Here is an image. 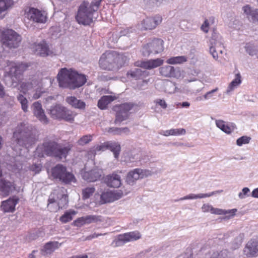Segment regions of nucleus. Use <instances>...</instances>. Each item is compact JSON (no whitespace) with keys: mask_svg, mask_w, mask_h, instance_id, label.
<instances>
[{"mask_svg":"<svg viewBox=\"0 0 258 258\" xmlns=\"http://www.w3.org/2000/svg\"><path fill=\"white\" fill-rule=\"evenodd\" d=\"M233 236H234V237L231 242V248L233 249H236L241 244L244 235L243 233H236Z\"/></svg>","mask_w":258,"mask_h":258,"instance_id":"obj_36","label":"nucleus"},{"mask_svg":"<svg viewBox=\"0 0 258 258\" xmlns=\"http://www.w3.org/2000/svg\"><path fill=\"white\" fill-rule=\"evenodd\" d=\"M141 237L138 231H133L118 235L112 241L111 245L113 247H118L123 245L125 243L137 240Z\"/></svg>","mask_w":258,"mask_h":258,"instance_id":"obj_12","label":"nucleus"},{"mask_svg":"<svg viewBox=\"0 0 258 258\" xmlns=\"http://www.w3.org/2000/svg\"><path fill=\"white\" fill-rule=\"evenodd\" d=\"M178 106H180L181 107H188L190 106V103L188 102L185 101L182 103H179L178 105Z\"/></svg>","mask_w":258,"mask_h":258,"instance_id":"obj_62","label":"nucleus"},{"mask_svg":"<svg viewBox=\"0 0 258 258\" xmlns=\"http://www.w3.org/2000/svg\"><path fill=\"white\" fill-rule=\"evenodd\" d=\"M72 148V146L70 144L62 145L54 140L46 139L37 146L34 156L39 158L46 156L56 160H62L67 158Z\"/></svg>","mask_w":258,"mask_h":258,"instance_id":"obj_1","label":"nucleus"},{"mask_svg":"<svg viewBox=\"0 0 258 258\" xmlns=\"http://www.w3.org/2000/svg\"><path fill=\"white\" fill-rule=\"evenodd\" d=\"M102 221V219L101 216L90 215L78 218L74 222V223L76 226L81 227L85 224Z\"/></svg>","mask_w":258,"mask_h":258,"instance_id":"obj_20","label":"nucleus"},{"mask_svg":"<svg viewBox=\"0 0 258 258\" xmlns=\"http://www.w3.org/2000/svg\"><path fill=\"white\" fill-rule=\"evenodd\" d=\"M13 138L17 144L26 148L29 147L35 142V137L32 132V125L24 122L18 125L13 133Z\"/></svg>","mask_w":258,"mask_h":258,"instance_id":"obj_4","label":"nucleus"},{"mask_svg":"<svg viewBox=\"0 0 258 258\" xmlns=\"http://www.w3.org/2000/svg\"><path fill=\"white\" fill-rule=\"evenodd\" d=\"M171 135L178 136L181 135H184L186 133V131L184 128H175L171 129Z\"/></svg>","mask_w":258,"mask_h":258,"instance_id":"obj_50","label":"nucleus"},{"mask_svg":"<svg viewBox=\"0 0 258 258\" xmlns=\"http://www.w3.org/2000/svg\"><path fill=\"white\" fill-rule=\"evenodd\" d=\"M51 174L53 178L58 179L66 184L76 182L75 176L68 171L66 167L61 164H57L52 168L51 170Z\"/></svg>","mask_w":258,"mask_h":258,"instance_id":"obj_7","label":"nucleus"},{"mask_svg":"<svg viewBox=\"0 0 258 258\" xmlns=\"http://www.w3.org/2000/svg\"><path fill=\"white\" fill-rule=\"evenodd\" d=\"M53 195L55 196L58 205L61 209L64 208L68 205V199L67 190L64 187H58L54 190Z\"/></svg>","mask_w":258,"mask_h":258,"instance_id":"obj_19","label":"nucleus"},{"mask_svg":"<svg viewBox=\"0 0 258 258\" xmlns=\"http://www.w3.org/2000/svg\"><path fill=\"white\" fill-rule=\"evenodd\" d=\"M92 137L91 135L84 136L79 140L78 143L80 145L83 146L91 141L92 139Z\"/></svg>","mask_w":258,"mask_h":258,"instance_id":"obj_48","label":"nucleus"},{"mask_svg":"<svg viewBox=\"0 0 258 258\" xmlns=\"http://www.w3.org/2000/svg\"><path fill=\"white\" fill-rule=\"evenodd\" d=\"M25 17L30 21L36 23H45L47 20L45 12L34 8L25 10Z\"/></svg>","mask_w":258,"mask_h":258,"instance_id":"obj_13","label":"nucleus"},{"mask_svg":"<svg viewBox=\"0 0 258 258\" xmlns=\"http://www.w3.org/2000/svg\"><path fill=\"white\" fill-rule=\"evenodd\" d=\"M251 196L254 198H258V188L254 189L252 191Z\"/></svg>","mask_w":258,"mask_h":258,"instance_id":"obj_64","label":"nucleus"},{"mask_svg":"<svg viewBox=\"0 0 258 258\" xmlns=\"http://www.w3.org/2000/svg\"><path fill=\"white\" fill-rule=\"evenodd\" d=\"M242 10L251 22H258V9H254L249 5H246L242 8Z\"/></svg>","mask_w":258,"mask_h":258,"instance_id":"obj_26","label":"nucleus"},{"mask_svg":"<svg viewBox=\"0 0 258 258\" xmlns=\"http://www.w3.org/2000/svg\"><path fill=\"white\" fill-rule=\"evenodd\" d=\"M95 188L93 187H88L82 190L83 199L89 198L94 192Z\"/></svg>","mask_w":258,"mask_h":258,"instance_id":"obj_46","label":"nucleus"},{"mask_svg":"<svg viewBox=\"0 0 258 258\" xmlns=\"http://www.w3.org/2000/svg\"><path fill=\"white\" fill-rule=\"evenodd\" d=\"M19 199L16 197L10 198L2 203L1 209L4 212H13L15 210V206Z\"/></svg>","mask_w":258,"mask_h":258,"instance_id":"obj_25","label":"nucleus"},{"mask_svg":"<svg viewBox=\"0 0 258 258\" xmlns=\"http://www.w3.org/2000/svg\"><path fill=\"white\" fill-rule=\"evenodd\" d=\"M130 191L122 190H114L103 192L100 197V202L102 204L110 203L117 200L124 195H126Z\"/></svg>","mask_w":258,"mask_h":258,"instance_id":"obj_16","label":"nucleus"},{"mask_svg":"<svg viewBox=\"0 0 258 258\" xmlns=\"http://www.w3.org/2000/svg\"><path fill=\"white\" fill-rule=\"evenodd\" d=\"M210 258H223V252H215L211 256Z\"/></svg>","mask_w":258,"mask_h":258,"instance_id":"obj_61","label":"nucleus"},{"mask_svg":"<svg viewBox=\"0 0 258 258\" xmlns=\"http://www.w3.org/2000/svg\"><path fill=\"white\" fill-rule=\"evenodd\" d=\"M243 254L247 257L258 255V237L249 240L243 249Z\"/></svg>","mask_w":258,"mask_h":258,"instance_id":"obj_18","label":"nucleus"},{"mask_svg":"<svg viewBox=\"0 0 258 258\" xmlns=\"http://www.w3.org/2000/svg\"><path fill=\"white\" fill-rule=\"evenodd\" d=\"M187 58L184 56H178L176 57H171L168 58L166 62L168 64L181 63L186 61Z\"/></svg>","mask_w":258,"mask_h":258,"instance_id":"obj_41","label":"nucleus"},{"mask_svg":"<svg viewBox=\"0 0 258 258\" xmlns=\"http://www.w3.org/2000/svg\"><path fill=\"white\" fill-rule=\"evenodd\" d=\"M7 96L5 87L0 82V98H4Z\"/></svg>","mask_w":258,"mask_h":258,"instance_id":"obj_58","label":"nucleus"},{"mask_svg":"<svg viewBox=\"0 0 258 258\" xmlns=\"http://www.w3.org/2000/svg\"><path fill=\"white\" fill-rule=\"evenodd\" d=\"M61 243L57 241H50L45 244L44 250L47 253H51L60 246Z\"/></svg>","mask_w":258,"mask_h":258,"instance_id":"obj_38","label":"nucleus"},{"mask_svg":"<svg viewBox=\"0 0 258 258\" xmlns=\"http://www.w3.org/2000/svg\"><path fill=\"white\" fill-rule=\"evenodd\" d=\"M135 29L133 28H126L123 30H121L120 32L121 35L122 36H126L130 34L131 33H133Z\"/></svg>","mask_w":258,"mask_h":258,"instance_id":"obj_56","label":"nucleus"},{"mask_svg":"<svg viewBox=\"0 0 258 258\" xmlns=\"http://www.w3.org/2000/svg\"><path fill=\"white\" fill-rule=\"evenodd\" d=\"M13 5V0H0V14L11 8Z\"/></svg>","mask_w":258,"mask_h":258,"instance_id":"obj_40","label":"nucleus"},{"mask_svg":"<svg viewBox=\"0 0 258 258\" xmlns=\"http://www.w3.org/2000/svg\"><path fill=\"white\" fill-rule=\"evenodd\" d=\"M49 113L53 119H63L69 122H72L74 120L72 111L60 104L52 106L49 110Z\"/></svg>","mask_w":258,"mask_h":258,"instance_id":"obj_10","label":"nucleus"},{"mask_svg":"<svg viewBox=\"0 0 258 258\" xmlns=\"http://www.w3.org/2000/svg\"><path fill=\"white\" fill-rule=\"evenodd\" d=\"M106 233H104V234H101V233H94L91 235H90L89 236H88L86 238V240H91L93 238H97L99 236H101V235H106Z\"/></svg>","mask_w":258,"mask_h":258,"instance_id":"obj_60","label":"nucleus"},{"mask_svg":"<svg viewBox=\"0 0 258 258\" xmlns=\"http://www.w3.org/2000/svg\"><path fill=\"white\" fill-rule=\"evenodd\" d=\"M18 100L21 104L22 109L24 112H26L28 111V103L27 99L22 94H19L17 96Z\"/></svg>","mask_w":258,"mask_h":258,"instance_id":"obj_44","label":"nucleus"},{"mask_svg":"<svg viewBox=\"0 0 258 258\" xmlns=\"http://www.w3.org/2000/svg\"><path fill=\"white\" fill-rule=\"evenodd\" d=\"M210 46L223 47V39L220 34L214 31L210 39Z\"/></svg>","mask_w":258,"mask_h":258,"instance_id":"obj_30","label":"nucleus"},{"mask_svg":"<svg viewBox=\"0 0 258 258\" xmlns=\"http://www.w3.org/2000/svg\"><path fill=\"white\" fill-rule=\"evenodd\" d=\"M202 210L203 212H210L211 213L214 214L221 215L225 214L224 210L214 208L209 204H204L202 207Z\"/></svg>","mask_w":258,"mask_h":258,"instance_id":"obj_37","label":"nucleus"},{"mask_svg":"<svg viewBox=\"0 0 258 258\" xmlns=\"http://www.w3.org/2000/svg\"><path fill=\"white\" fill-rule=\"evenodd\" d=\"M103 0L84 1L79 6L76 19L78 23L84 26L93 22V14L99 9Z\"/></svg>","mask_w":258,"mask_h":258,"instance_id":"obj_3","label":"nucleus"},{"mask_svg":"<svg viewBox=\"0 0 258 258\" xmlns=\"http://www.w3.org/2000/svg\"><path fill=\"white\" fill-rule=\"evenodd\" d=\"M216 124L223 132L229 134L236 128L235 124L230 123V124H225V122L222 120H216Z\"/></svg>","mask_w":258,"mask_h":258,"instance_id":"obj_32","label":"nucleus"},{"mask_svg":"<svg viewBox=\"0 0 258 258\" xmlns=\"http://www.w3.org/2000/svg\"><path fill=\"white\" fill-rule=\"evenodd\" d=\"M163 60L161 58L151 59L141 62V68H135L127 72V76L135 80L144 79L149 76V73L146 69H152L162 64Z\"/></svg>","mask_w":258,"mask_h":258,"instance_id":"obj_6","label":"nucleus"},{"mask_svg":"<svg viewBox=\"0 0 258 258\" xmlns=\"http://www.w3.org/2000/svg\"><path fill=\"white\" fill-rule=\"evenodd\" d=\"M162 18L160 16L149 17L144 19L142 22V26L145 30H152L161 23Z\"/></svg>","mask_w":258,"mask_h":258,"instance_id":"obj_24","label":"nucleus"},{"mask_svg":"<svg viewBox=\"0 0 258 258\" xmlns=\"http://www.w3.org/2000/svg\"><path fill=\"white\" fill-rule=\"evenodd\" d=\"M57 79L59 87L74 90L83 86L87 81L86 76L79 74L73 69L61 68Z\"/></svg>","mask_w":258,"mask_h":258,"instance_id":"obj_2","label":"nucleus"},{"mask_svg":"<svg viewBox=\"0 0 258 258\" xmlns=\"http://www.w3.org/2000/svg\"><path fill=\"white\" fill-rule=\"evenodd\" d=\"M114 97L111 95L103 96L98 100L97 106L101 110L107 108V105L114 100Z\"/></svg>","mask_w":258,"mask_h":258,"instance_id":"obj_34","label":"nucleus"},{"mask_svg":"<svg viewBox=\"0 0 258 258\" xmlns=\"http://www.w3.org/2000/svg\"><path fill=\"white\" fill-rule=\"evenodd\" d=\"M107 132L112 135H120V127H111L107 129Z\"/></svg>","mask_w":258,"mask_h":258,"instance_id":"obj_51","label":"nucleus"},{"mask_svg":"<svg viewBox=\"0 0 258 258\" xmlns=\"http://www.w3.org/2000/svg\"><path fill=\"white\" fill-rule=\"evenodd\" d=\"M105 181L107 185L112 187H118L121 184L120 176L115 173L107 175Z\"/></svg>","mask_w":258,"mask_h":258,"instance_id":"obj_28","label":"nucleus"},{"mask_svg":"<svg viewBox=\"0 0 258 258\" xmlns=\"http://www.w3.org/2000/svg\"><path fill=\"white\" fill-rule=\"evenodd\" d=\"M7 167L9 170L16 173L18 172L22 168V165L20 162L18 164L16 162H10L7 164Z\"/></svg>","mask_w":258,"mask_h":258,"instance_id":"obj_45","label":"nucleus"},{"mask_svg":"<svg viewBox=\"0 0 258 258\" xmlns=\"http://www.w3.org/2000/svg\"><path fill=\"white\" fill-rule=\"evenodd\" d=\"M30 66V63H21L11 68L10 70L8 73V75L5 76V80H9L12 83L14 81L13 77L16 79L19 75L27 70Z\"/></svg>","mask_w":258,"mask_h":258,"instance_id":"obj_17","label":"nucleus"},{"mask_svg":"<svg viewBox=\"0 0 258 258\" xmlns=\"http://www.w3.org/2000/svg\"><path fill=\"white\" fill-rule=\"evenodd\" d=\"M217 47L210 46L209 51L210 54L212 55L213 57L215 59L217 60L218 58V53L216 50ZM219 48H217L218 49Z\"/></svg>","mask_w":258,"mask_h":258,"instance_id":"obj_54","label":"nucleus"},{"mask_svg":"<svg viewBox=\"0 0 258 258\" xmlns=\"http://www.w3.org/2000/svg\"><path fill=\"white\" fill-rule=\"evenodd\" d=\"M95 162H88L85 165L84 172L83 174V178L87 181L93 182L99 179L101 174L102 170L98 167H95L93 169L90 170L89 166H94Z\"/></svg>","mask_w":258,"mask_h":258,"instance_id":"obj_14","label":"nucleus"},{"mask_svg":"<svg viewBox=\"0 0 258 258\" xmlns=\"http://www.w3.org/2000/svg\"><path fill=\"white\" fill-rule=\"evenodd\" d=\"M250 140V137L243 136L237 139L236 144L238 146H241L243 144H248Z\"/></svg>","mask_w":258,"mask_h":258,"instance_id":"obj_47","label":"nucleus"},{"mask_svg":"<svg viewBox=\"0 0 258 258\" xmlns=\"http://www.w3.org/2000/svg\"><path fill=\"white\" fill-rule=\"evenodd\" d=\"M32 109L34 115L44 123H47L48 118L45 115L44 110L42 108V105L39 101H36L33 103Z\"/></svg>","mask_w":258,"mask_h":258,"instance_id":"obj_22","label":"nucleus"},{"mask_svg":"<svg viewBox=\"0 0 258 258\" xmlns=\"http://www.w3.org/2000/svg\"><path fill=\"white\" fill-rule=\"evenodd\" d=\"M76 214V213L74 211L67 212L60 217L59 220L62 223H66L71 221L73 219L72 216L75 215Z\"/></svg>","mask_w":258,"mask_h":258,"instance_id":"obj_43","label":"nucleus"},{"mask_svg":"<svg viewBox=\"0 0 258 258\" xmlns=\"http://www.w3.org/2000/svg\"><path fill=\"white\" fill-rule=\"evenodd\" d=\"M107 146V150H110L113 153L115 159L117 160L121 150L120 144L115 141H108Z\"/></svg>","mask_w":258,"mask_h":258,"instance_id":"obj_33","label":"nucleus"},{"mask_svg":"<svg viewBox=\"0 0 258 258\" xmlns=\"http://www.w3.org/2000/svg\"><path fill=\"white\" fill-rule=\"evenodd\" d=\"M160 73L166 77L178 78L180 76V72L178 67L170 65H165L159 69Z\"/></svg>","mask_w":258,"mask_h":258,"instance_id":"obj_21","label":"nucleus"},{"mask_svg":"<svg viewBox=\"0 0 258 258\" xmlns=\"http://www.w3.org/2000/svg\"><path fill=\"white\" fill-rule=\"evenodd\" d=\"M107 142H104L101 145H97L95 147V151L96 152L99 151H104L107 149Z\"/></svg>","mask_w":258,"mask_h":258,"instance_id":"obj_52","label":"nucleus"},{"mask_svg":"<svg viewBox=\"0 0 258 258\" xmlns=\"http://www.w3.org/2000/svg\"><path fill=\"white\" fill-rule=\"evenodd\" d=\"M164 41L160 38H154L151 42L143 45L141 52L144 56L159 53L164 50Z\"/></svg>","mask_w":258,"mask_h":258,"instance_id":"obj_11","label":"nucleus"},{"mask_svg":"<svg viewBox=\"0 0 258 258\" xmlns=\"http://www.w3.org/2000/svg\"><path fill=\"white\" fill-rule=\"evenodd\" d=\"M250 192V190L248 187H244L241 192H239L238 194V197L240 199H243L245 198L246 197L249 196L248 194Z\"/></svg>","mask_w":258,"mask_h":258,"instance_id":"obj_49","label":"nucleus"},{"mask_svg":"<svg viewBox=\"0 0 258 258\" xmlns=\"http://www.w3.org/2000/svg\"><path fill=\"white\" fill-rule=\"evenodd\" d=\"M220 191L219 190L211 192L207 194H190L188 195H186L183 197H182L179 199L176 200L175 201L177 202L179 201H183L186 200H195L197 199H202L205 198L207 197H211L216 194L220 193Z\"/></svg>","mask_w":258,"mask_h":258,"instance_id":"obj_27","label":"nucleus"},{"mask_svg":"<svg viewBox=\"0 0 258 258\" xmlns=\"http://www.w3.org/2000/svg\"><path fill=\"white\" fill-rule=\"evenodd\" d=\"M42 168V165L40 163L33 164L31 167V170L34 171L35 173L39 172Z\"/></svg>","mask_w":258,"mask_h":258,"instance_id":"obj_55","label":"nucleus"},{"mask_svg":"<svg viewBox=\"0 0 258 258\" xmlns=\"http://www.w3.org/2000/svg\"><path fill=\"white\" fill-rule=\"evenodd\" d=\"M21 36L12 29H8L2 33L1 45L9 48L18 47L21 41Z\"/></svg>","mask_w":258,"mask_h":258,"instance_id":"obj_8","label":"nucleus"},{"mask_svg":"<svg viewBox=\"0 0 258 258\" xmlns=\"http://www.w3.org/2000/svg\"><path fill=\"white\" fill-rule=\"evenodd\" d=\"M245 49L246 52L251 56L257 54L258 52L257 46L252 44L247 43L245 46Z\"/></svg>","mask_w":258,"mask_h":258,"instance_id":"obj_42","label":"nucleus"},{"mask_svg":"<svg viewBox=\"0 0 258 258\" xmlns=\"http://www.w3.org/2000/svg\"><path fill=\"white\" fill-rule=\"evenodd\" d=\"M47 208L51 212H56L61 209L57 203L55 196L53 195V193L50 195L48 200Z\"/></svg>","mask_w":258,"mask_h":258,"instance_id":"obj_35","label":"nucleus"},{"mask_svg":"<svg viewBox=\"0 0 258 258\" xmlns=\"http://www.w3.org/2000/svg\"><path fill=\"white\" fill-rule=\"evenodd\" d=\"M135 104L132 102H126L113 107V110L116 112L114 123L120 125V123L126 120L130 116V111L134 107Z\"/></svg>","mask_w":258,"mask_h":258,"instance_id":"obj_9","label":"nucleus"},{"mask_svg":"<svg viewBox=\"0 0 258 258\" xmlns=\"http://www.w3.org/2000/svg\"><path fill=\"white\" fill-rule=\"evenodd\" d=\"M66 102L75 108L84 109L86 106L85 102L78 99L75 96H69L66 99Z\"/></svg>","mask_w":258,"mask_h":258,"instance_id":"obj_29","label":"nucleus"},{"mask_svg":"<svg viewBox=\"0 0 258 258\" xmlns=\"http://www.w3.org/2000/svg\"><path fill=\"white\" fill-rule=\"evenodd\" d=\"M154 103L158 105H159L163 109H166L167 107V104L164 99H157L154 100Z\"/></svg>","mask_w":258,"mask_h":258,"instance_id":"obj_53","label":"nucleus"},{"mask_svg":"<svg viewBox=\"0 0 258 258\" xmlns=\"http://www.w3.org/2000/svg\"><path fill=\"white\" fill-rule=\"evenodd\" d=\"M209 26V23L207 20H206L203 24L201 26V29L205 32H208V27Z\"/></svg>","mask_w":258,"mask_h":258,"instance_id":"obj_59","label":"nucleus"},{"mask_svg":"<svg viewBox=\"0 0 258 258\" xmlns=\"http://www.w3.org/2000/svg\"><path fill=\"white\" fill-rule=\"evenodd\" d=\"M218 90V88H216L215 89L208 92L204 95V99L207 100L211 98L212 97L213 93L217 92Z\"/></svg>","mask_w":258,"mask_h":258,"instance_id":"obj_57","label":"nucleus"},{"mask_svg":"<svg viewBox=\"0 0 258 258\" xmlns=\"http://www.w3.org/2000/svg\"><path fill=\"white\" fill-rule=\"evenodd\" d=\"M34 48L35 49V53L37 55L42 56H46L49 55V49L48 46L44 42L35 44Z\"/></svg>","mask_w":258,"mask_h":258,"instance_id":"obj_31","label":"nucleus"},{"mask_svg":"<svg viewBox=\"0 0 258 258\" xmlns=\"http://www.w3.org/2000/svg\"><path fill=\"white\" fill-rule=\"evenodd\" d=\"M15 187L13 183L6 179L3 177L0 180V192L4 196H8L15 190Z\"/></svg>","mask_w":258,"mask_h":258,"instance_id":"obj_23","label":"nucleus"},{"mask_svg":"<svg viewBox=\"0 0 258 258\" xmlns=\"http://www.w3.org/2000/svg\"><path fill=\"white\" fill-rule=\"evenodd\" d=\"M126 59L123 55L114 51H106L101 56L99 63L103 70H117L124 65Z\"/></svg>","mask_w":258,"mask_h":258,"instance_id":"obj_5","label":"nucleus"},{"mask_svg":"<svg viewBox=\"0 0 258 258\" xmlns=\"http://www.w3.org/2000/svg\"><path fill=\"white\" fill-rule=\"evenodd\" d=\"M120 135L122 134V133L128 134L130 132V130L127 127H120Z\"/></svg>","mask_w":258,"mask_h":258,"instance_id":"obj_63","label":"nucleus"},{"mask_svg":"<svg viewBox=\"0 0 258 258\" xmlns=\"http://www.w3.org/2000/svg\"><path fill=\"white\" fill-rule=\"evenodd\" d=\"M241 77L240 73L235 75L234 79L229 84L227 89V93H229L232 91L235 87L238 86L241 83Z\"/></svg>","mask_w":258,"mask_h":258,"instance_id":"obj_39","label":"nucleus"},{"mask_svg":"<svg viewBox=\"0 0 258 258\" xmlns=\"http://www.w3.org/2000/svg\"><path fill=\"white\" fill-rule=\"evenodd\" d=\"M151 175V172L148 170L137 168L127 173L126 181L128 184L133 185L139 179L148 177Z\"/></svg>","mask_w":258,"mask_h":258,"instance_id":"obj_15","label":"nucleus"}]
</instances>
